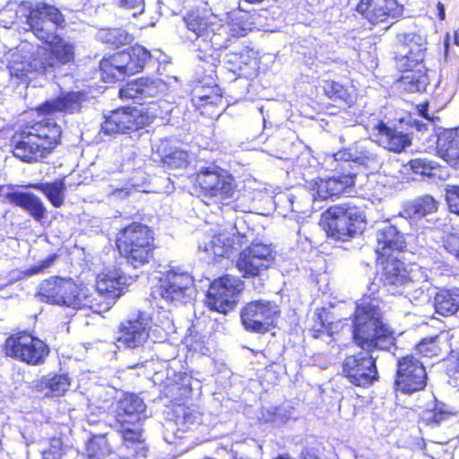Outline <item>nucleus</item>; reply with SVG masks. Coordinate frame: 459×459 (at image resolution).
Segmentation results:
<instances>
[{
    "label": "nucleus",
    "mask_w": 459,
    "mask_h": 459,
    "mask_svg": "<svg viewBox=\"0 0 459 459\" xmlns=\"http://www.w3.org/2000/svg\"><path fill=\"white\" fill-rule=\"evenodd\" d=\"M120 432L126 446H142L144 443L145 438L140 422L121 425Z\"/></svg>",
    "instance_id": "c03bdc74"
},
{
    "label": "nucleus",
    "mask_w": 459,
    "mask_h": 459,
    "mask_svg": "<svg viewBox=\"0 0 459 459\" xmlns=\"http://www.w3.org/2000/svg\"><path fill=\"white\" fill-rule=\"evenodd\" d=\"M151 328L150 315L139 311L120 324L117 342L130 349L141 347L147 342Z\"/></svg>",
    "instance_id": "dca6fc26"
},
{
    "label": "nucleus",
    "mask_w": 459,
    "mask_h": 459,
    "mask_svg": "<svg viewBox=\"0 0 459 459\" xmlns=\"http://www.w3.org/2000/svg\"><path fill=\"white\" fill-rule=\"evenodd\" d=\"M437 149L443 160L459 169V127L442 133L437 138Z\"/></svg>",
    "instance_id": "c756f323"
},
{
    "label": "nucleus",
    "mask_w": 459,
    "mask_h": 459,
    "mask_svg": "<svg viewBox=\"0 0 459 459\" xmlns=\"http://www.w3.org/2000/svg\"><path fill=\"white\" fill-rule=\"evenodd\" d=\"M130 55L128 52H118L108 59L100 62V68L106 74H109L113 78L119 80L125 75L132 74L127 68L130 65Z\"/></svg>",
    "instance_id": "f704fd0d"
},
{
    "label": "nucleus",
    "mask_w": 459,
    "mask_h": 459,
    "mask_svg": "<svg viewBox=\"0 0 459 459\" xmlns=\"http://www.w3.org/2000/svg\"><path fill=\"white\" fill-rule=\"evenodd\" d=\"M323 89L330 99L345 103L353 101L354 89L352 86H344L338 82L328 80L324 82Z\"/></svg>",
    "instance_id": "58836bf2"
},
{
    "label": "nucleus",
    "mask_w": 459,
    "mask_h": 459,
    "mask_svg": "<svg viewBox=\"0 0 459 459\" xmlns=\"http://www.w3.org/2000/svg\"><path fill=\"white\" fill-rule=\"evenodd\" d=\"M35 36L49 47H39L31 53L17 50L11 55L8 69L11 76L24 79L29 74L51 73L74 58V47L65 42L56 30H34Z\"/></svg>",
    "instance_id": "f03ea898"
},
{
    "label": "nucleus",
    "mask_w": 459,
    "mask_h": 459,
    "mask_svg": "<svg viewBox=\"0 0 459 459\" xmlns=\"http://www.w3.org/2000/svg\"><path fill=\"white\" fill-rule=\"evenodd\" d=\"M16 15L24 19L30 29H43L47 21L62 29L65 22L57 8L43 2L22 1L17 8Z\"/></svg>",
    "instance_id": "2eb2a0df"
},
{
    "label": "nucleus",
    "mask_w": 459,
    "mask_h": 459,
    "mask_svg": "<svg viewBox=\"0 0 459 459\" xmlns=\"http://www.w3.org/2000/svg\"><path fill=\"white\" fill-rule=\"evenodd\" d=\"M242 289L239 279L227 275L215 280L208 290L206 305L211 310L227 314L234 308L237 295Z\"/></svg>",
    "instance_id": "9b49d317"
},
{
    "label": "nucleus",
    "mask_w": 459,
    "mask_h": 459,
    "mask_svg": "<svg viewBox=\"0 0 459 459\" xmlns=\"http://www.w3.org/2000/svg\"><path fill=\"white\" fill-rule=\"evenodd\" d=\"M446 199L450 211L459 215V186L447 185L446 187Z\"/></svg>",
    "instance_id": "603ef678"
},
{
    "label": "nucleus",
    "mask_w": 459,
    "mask_h": 459,
    "mask_svg": "<svg viewBox=\"0 0 459 459\" xmlns=\"http://www.w3.org/2000/svg\"><path fill=\"white\" fill-rule=\"evenodd\" d=\"M349 161L359 163L372 169H377L380 163L378 156L366 149L359 151L357 149H345L327 159L328 166L332 169H338L339 168L344 169L346 163Z\"/></svg>",
    "instance_id": "b1692460"
},
{
    "label": "nucleus",
    "mask_w": 459,
    "mask_h": 459,
    "mask_svg": "<svg viewBox=\"0 0 459 459\" xmlns=\"http://www.w3.org/2000/svg\"><path fill=\"white\" fill-rule=\"evenodd\" d=\"M5 351L8 356L33 366L42 364L49 353L43 341L25 333L7 338Z\"/></svg>",
    "instance_id": "6e6552de"
},
{
    "label": "nucleus",
    "mask_w": 459,
    "mask_h": 459,
    "mask_svg": "<svg viewBox=\"0 0 459 459\" xmlns=\"http://www.w3.org/2000/svg\"><path fill=\"white\" fill-rule=\"evenodd\" d=\"M425 39L415 30L398 35L394 50L396 66L400 71H412L424 58Z\"/></svg>",
    "instance_id": "f8f14e48"
},
{
    "label": "nucleus",
    "mask_w": 459,
    "mask_h": 459,
    "mask_svg": "<svg viewBox=\"0 0 459 459\" xmlns=\"http://www.w3.org/2000/svg\"><path fill=\"white\" fill-rule=\"evenodd\" d=\"M356 10L373 25L385 22L388 17L394 18L402 12L396 0H360Z\"/></svg>",
    "instance_id": "aec40b11"
},
{
    "label": "nucleus",
    "mask_w": 459,
    "mask_h": 459,
    "mask_svg": "<svg viewBox=\"0 0 459 459\" xmlns=\"http://www.w3.org/2000/svg\"><path fill=\"white\" fill-rule=\"evenodd\" d=\"M56 255L55 254L48 255V258L42 260L38 265H34L28 270L29 274H35L43 272L45 269L49 267L56 260Z\"/></svg>",
    "instance_id": "052dcab7"
},
{
    "label": "nucleus",
    "mask_w": 459,
    "mask_h": 459,
    "mask_svg": "<svg viewBox=\"0 0 459 459\" xmlns=\"http://www.w3.org/2000/svg\"><path fill=\"white\" fill-rule=\"evenodd\" d=\"M289 200L291 204L292 212H295L297 213H301V214H307L310 212L308 205H307V206L301 205L299 200L297 197L294 196L292 198H290Z\"/></svg>",
    "instance_id": "680f3d73"
},
{
    "label": "nucleus",
    "mask_w": 459,
    "mask_h": 459,
    "mask_svg": "<svg viewBox=\"0 0 459 459\" xmlns=\"http://www.w3.org/2000/svg\"><path fill=\"white\" fill-rule=\"evenodd\" d=\"M406 167L414 174L423 177H436L440 166L428 158H415L411 160Z\"/></svg>",
    "instance_id": "ea45409f"
},
{
    "label": "nucleus",
    "mask_w": 459,
    "mask_h": 459,
    "mask_svg": "<svg viewBox=\"0 0 459 459\" xmlns=\"http://www.w3.org/2000/svg\"><path fill=\"white\" fill-rule=\"evenodd\" d=\"M450 412L446 408L445 404H439L434 410L424 411L421 414V420L427 425H437L445 420Z\"/></svg>",
    "instance_id": "09e8293b"
},
{
    "label": "nucleus",
    "mask_w": 459,
    "mask_h": 459,
    "mask_svg": "<svg viewBox=\"0 0 459 459\" xmlns=\"http://www.w3.org/2000/svg\"><path fill=\"white\" fill-rule=\"evenodd\" d=\"M75 459H100V456L97 455H79Z\"/></svg>",
    "instance_id": "69168bd1"
},
{
    "label": "nucleus",
    "mask_w": 459,
    "mask_h": 459,
    "mask_svg": "<svg viewBox=\"0 0 459 459\" xmlns=\"http://www.w3.org/2000/svg\"><path fill=\"white\" fill-rule=\"evenodd\" d=\"M238 242L239 237L235 233L222 231L213 235L208 241L199 244V249L215 260L217 257L228 255Z\"/></svg>",
    "instance_id": "cd10ccee"
},
{
    "label": "nucleus",
    "mask_w": 459,
    "mask_h": 459,
    "mask_svg": "<svg viewBox=\"0 0 459 459\" xmlns=\"http://www.w3.org/2000/svg\"><path fill=\"white\" fill-rule=\"evenodd\" d=\"M445 249L455 255V258L459 261V236L458 235H450L447 236L444 242Z\"/></svg>",
    "instance_id": "6e6d98bb"
},
{
    "label": "nucleus",
    "mask_w": 459,
    "mask_h": 459,
    "mask_svg": "<svg viewBox=\"0 0 459 459\" xmlns=\"http://www.w3.org/2000/svg\"><path fill=\"white\" fill-rule=\"evenodd\" d=\"M192 35L193 37H189L191 40H193L194 38L195 40H198L204 36L210 37L212 47L216 49L227 47L228 39H226L225 42H221V34L214 30H200V33H197L196 30H192Z\"/></svg>",
    "instance_id": "3c124183"
},
{
    "label": "nucleus",
    "mask_w": 459,
    "mask_h": 459,
    "mask_svg": "<svg viewBox=\"0 0 459 459\" xmlns=\"http://www.w3.org/2000/svg\"><path fill=\"white\" fill-rule=\"evenodd\" d=\"M125 284V277L117 273L99 274L96 281V301H110L112 307L114 300L121 296Z\"/></svg>",
    "instance_id": "a878e982"
},
{
    "label": "nucleus",
    "mask_w": 459,
    "mask_h": 459,
    "mask_svg": "<svg viewBox=\"0 0 459 459\" xmlns=\"http://www.w3.org/2000/svg\"><path fill=\"white\" fill-rule=\"evenodd\" d=\"M120 5L133 11L132 15L135 17L144 10L143 0H119Z\"/></svg>",
    "instance_id": "13d9d810"
},
{
    "label": "nucleus",
    "mask_w": 459,
    "mask_h": 459,
    "mask_svg": "<svg viewBox=\"0 0 459 459\" xmlns=\"http://www.w3.org/2000/svg\"><path fill=\"white\" fill-rule=\"evenodd\" d=\"M164 166L169 169L186 168L188 164V153L182 150H175L162 159Z\"/></svg>",
    "instance_id": "de8ad7c7"
},
{
    "label": "nucleus",
    "mask_w": 459,
    "mask_h": 459,
    "mask_svg": "<svg viewBox=\"0 0 459 459\" xmlns=\"http://www.w3.org/2000/svg\"><path fill=\"white\" fill-rule=\"evenodd\" d=\"M446 340V334L441 333L433 337L424 338L418 345V351L425 357L437 356L441 351V344Z\"/></svg>",
    "instance_id": "79ce46f5"
},
{
    "label": "nucleus",
    "mask_w": 459,
    "mask_h": 459,
    "mask_svg": "<svg viewBox=\"0 0 459 459\" xmlns=\"http://www.w3.org/2000/svg\"><path fill=\"white\" fill-rule=\"evenodd\" d=\"M426 108L424 107H422L420 109V114L422 115L423 117L429 119V120H431V118L428 116V114L426 113Z\"/></svg>",
    "instance_id": "338daca9"
},
{
    "label": "nucleus",
    "mask_w": 459,
    "mask_h": 459,
    "mask_svg": "<svg viewBox=\"0 0 459 459\" xmlns=\"http://www.w3.org/2000/svg\"><path fill=\"white\" fill-rule=\"evenodd\" d=\"M149 124V117L137 108H122L111 112L101 125L107 134H126L138 130Z\"/></svg>",
    "instance_id": "f3484780"
},
{
    "label": "nucleus",
    "mask_w": 459,
    "mask_h": 459,
    "mask_svg": "<svg viewBox=\"0 0 459 459\" xmlns=\"http://www.w3.org/2000/svg\"><path fill=\"white\" fill-rule=\"evenodd\" d=\"M29 186L42 192L53 206L58 208L63 205L66 190L64 179L50 183L30 184Z\"/></svg>",
    "instance_id": "4c0bfd02"
},
{
    "label": "nucleus",
    "mask_w": 459,
    "mask_h": 459,
    "mask_svg": "<svg viewBox=\"0 0 459 459\" xmlns=\"http://www.w3.org/2000/svg\"><path fill=\"white\" fill-rule=\"evenodd\" d=\"M276 252L271 245L253 242L240 252L236 266L244 277L260 275L273 266Z\"/></svg>",
    "instance_id": "9d476101"
},
{
    "label": "nucleus",
    "mask_w": 459,
    "mask_h": 459,
    "mask_svg": "<svg viewBox=\"0 0 459 459\" xmlns=\"http://www.w3.org/2000/svg\"><path fill=\"white\" fill-rule=\"evenodd\" d=\"M325 230L329 238L347 241L361 233L365 226L362 211L349 204L331 206L325 212Z\"/></svg>",
    "instance_id": "423d86ee"
},
{
    "label": "nucleus",
    "mask_w": 459,
    "mask_h": 459,
    "mask_svg": "<svg viewBox=\"0 0 459 459\" xmlns=\"http://www.w3.org/2000/svg\"><path fill=\"white\" fill-rule=\"evenodd\" d=\"M70 386V380L66 375H54L43 377L36 385L46 396H59L65 393Z\"/></svg>",
    "instance_id": "c9c22d12"
},
{
    "label": "nucleus",
    "mask_w": 459,
    "mask_h": 459,
    "mask_svg": "<svg viewBox=\"0 0 459 459\" xmlns=\"http://www.w3.org/2000/svg\"><path fill=\"white\" fill-rule=\"evenodd\" d=\"M303 459H319L318 456L311 450H304L302 452Z\"/></svg>",
    "instance_id": "0e129e2a"
},
{
    "label": "nucleus",
    "mask_w": 459,
    "mask_h": 459,
    "mask_svg": "<svg viewBox=\"0 0 459 459\" xmlns=\"http://www.w3.org/2000/svg\"><path fill=\"white\" fill-rule=\"evenodd\" d=\"M374 130L377 131L374 134L376 141L379 145L389 151L400 152L411 144V139L408 134L388 127L383 122L377 123Z\"/></svg>",
    "instance_id": "c85d7f7f"
},
{
    "label": "nucleus",
    "mask_w": 459,
    "mask_h": 459,
    "mask_svg": "<svg viewBox=\"0 0 459 459\" xmlns=\"http://www.w3.org/2000/svg\"><path fill=\"white\" fill-rule=\"evenodd\" d=\"M247 2H249V3H258V2H261L262 0H246Z\"/></svg>",
    "instance_id": "774afa93"
},
{
    "label": "nucleus",
    "mask_w": 459,
    "mask_h": 459,
    "mask_svg": "<svg viewBox=\"0 0 459 459\" xmlns=\"http://www.w3.org/2000/svg\"><path fill=\"white\" fill-rule=\"evenodd\" d=\"M39 299L50 304L65 306L73 309L89 308L100 314L111 307L110 301H96L90 289L71 280L51 278L44 281L38 293Z\"/></svg>",
    "instance_id": "7ed1b4c3"
},
{
    "label": "nucleus",
    "mask_w": 459,
    "mask_h": 459,
    "mask_svg": "<svg viewBox=\"0 0 459 459\" xmlns=\"http://www.w3.org/2000/svg\"><path fill=\"white\" fill-rule=\"evenodd\" d=\"M436 312L447 316L459 309V289H439L434 298Z\"/></svg>",
    "instance_id": "72a5a7b5"
},
{
    "label": "nucleus",
    "mask_w": 459,
    "mask_h": 459,
    "mask_svg": "<svg viewBox=\"0 0 459 459\" xmlns=\"http://www.w3.org/2000/svg\"><path fill=\"white\" fill-rule=\"evenodd\" d=\"M444 47L446 53L450 50L455 51L454 48H459V30H451L446 34Z\"/></svg>",
    "instance_id": "4d7b16f0"
},
{
    "label": "nucleus",
    "mask_w": 459,
    "mask_h": 459,
    "mask_svg": "<svg viewBox=\"0 0 459 459\" xmlns=\"http://www.w3.org/2000/svg\"><path fill=\"white\" fill-rule=\"evenodd\" d=\"M427 373L422 362L412 356H405L398 360L394 385L397 390L411 394L426 385Z\"/></svg>",
    "instance_id": "4468645a"
},
{
    "label": "nucleus",
    "mask_w": 459,
    "mask_h": 459,
    "mask_svg": "<svg viewBox=\"0 0 459 459\" xmlns=\"http://www.w3.org/2000/svg\"><path fill=\"white\" fill-rule=\"evenodd\" d=\"M196 183L201 188V193L207 204H222L232 199L236 194L234 178L228 171L210 166L203 168L196 174Z\"/></svg>",
    "instance_id": "0eeeda50"
},
{
    "label": "nucleus",
    "mask_w": 459,
    "mask_h": 459,
    "mask_svg": "<svg viewBox=\"0 0 459 459\" xmlns=\"http://www.w3.org/2000/svg\"><path fill=\"white\" fill-rule=\"evenodd\" d=\"M128 54L130 55L131 60L129 68L127 69L132 74L142 71L147 61L152 56L151 53L140 45L132 47L130 51H128Z\"/></svg>",
    "instance_id": "37998d69"
},
{
    "label": "nucleus",
    "mask_w": 459,
    "mask_h": 459,
    "mask_svg": "<svg viewBox=\"0 0 459 459\" xmlns=\"http://www.w3.org/2000/svg\"><path fill=\"white\" fill-rule=\"evenodd\" d=\"M291 416L290 407H270L263 412V419L278 426L285 423Z\"/></svg>",
    "instance_id": "49530a36"
},
{
    "label": "nucleus",
    "mask_w": 459,
    "mask_h": 459,
    "mask_svg": "<svg viewBox=\"0 0 459 459\" xmlns=\"http://www.w3.org/2000/svg\"><path fill=\"white\" fill-rule=\"evenodd\" d=\"M354 343L364 352L347 356L342 362L344 377L357 386H368L377 379L374 351H389L394 345V333L383 321L377 300L363 298L357 306L352 325Z\"/></svg>",
    "instance_id": "f257e3e1"
},
{
    "label": "nucleus",
    "mask_w": 459,
    "mask_h": 459,
    "mask_svg": "<svg viewBox=\"0 0 459 459\" xmlns=\"http://www.w3.org/2000/svg\"><path fill=\"white\" fill-rule=\"evenodd\" d=\"M437 16L440 20H445L446 17V11H445V5L442 3H438L437 5Z\"/></svg>",
    "instance_id": "e2e57ef3"
},
{
    "label": "nucleus",
    "mask_w": 459,
    "mask_h": 459,
    "mask_svg": "<svg viewBox=\"0 0 459 459\" xmlns=\"http://www.w3.org/2000/svg\"><path fill=\"white\" fill-rule=\"evenodd\" d=\"M240 59L241 57L238 54H230L225 56L224 64L229 70L237 73L242 68Z\"/></svg>",
    "instance_id": "bf43d9fd"
},
{
    "label": "nucleus",
    "mask_w": 459,
    "mask_h": 459,
    "mask_svg": "<svg viewBox=\"0 0 459 459\" xmlns=\"http://www.w3.org/2000/svg\"><path fill=\"white\" fill-rule=\"evenodd\" d=\"M63 455V445L59 438H52L49 448L42 453L44 459H61Z\"/></svg>",
    "instance_id": "5fc2aeb1"
},
{
    "label": "nucleus",
    "mask_w": 459,
    "mask_h": 459,
    "mask_svg": "<svg viewBox=\"0 0 459 459\" xmlns=\"http://www.w3.org/2000/svg\"><path fill=\"white\" fill-rule=\"evenodd\" d=\"M184 22L187 29H208L213 26L221 27L219 17L210 9L204 7H195L189 10L184 16Z\"/></svg>",
    "instance_id": "473e14b6"
},
{
    "label": "nucleus",
    "mask_w": 459,
    "mask_h": 459,
    "mask_svg": "<svg viewBox=\"0 0 459 459\" xmlns=\"http://www.w3.org/2000/svg\"><path fill=\"white\" fill-rule=\"evenodd\" d=\"M89 96L84 91L63 93L56 99L51 100L39 107V112L44 115H53L56 112L74 114L81 112L89 102Z\"/></svg>",
    "instance_id": "4be33fe9"
},
{
    "label": "nucleus",
    "mask_w": 459,
    "mask_h": 459,
    "mask_svg": "<svg viewBox=\"0 0 459 459\" xmlns=\"http://www.w3.org/2000/svg\"><path fill=\"white\" fill-rule=\"evenodd\" d=\"M146 405L142 398L134 394H125L117 402L115 418L120 425L139 423Z\"/></svg>",
    "instance_id": "393cba45"
},
{
    "label": "nucleus",
    "mask_w": 459,
    "mask_h": 459,
    "mask_svg": "<svg viewBox=\"0 0 459 459\" xmlns=\"http://www.w3.org/2000/svg\"><path fill=\"white\" fill-rule=\"evenodd\" d=\"M216 100H221L219 96H210L207 94H202L200 90L196 88L194 92L193 102L197 108H206L210 105H213Z\"/></svg>",
    "instance_id": "864d4df0"
},
{
    "label": "nucleus",
    "mask_w": 459,
    "mask_h": 459,
    "mask_svg": "<svg viewBox=\"0 0 459 459\" xmlns=\"http://www.w3.org/2000/svg\"><path fill=\"white\" fill-rule=\"evenodd\" d=\"M153 240L152 231L147 226L133 223L119 233L117 246L127 263L138 268L153 258Z\"/></svg>",
    "instance_id": "20e7f679"
},
{
    "label": "nucleus",
    "mask_w": 459,
    "mask_h": 459,
    "mask_svg": "<svg viewBox=\"0 0 459 459\" xmlns=\"http://www.w3.org/2000/svg\"><path fill=\"white\" fill-rule=\"evenodd\" d=\"M166 83L159 78H140L127 82L120 89L121 98L145 100L154 98L166 91Z\"/></svg>",
    "instance_id": "5701e85b"
},
{
    "label": "nucleus",
    "mask_w": 459,
    "mask_h": 459,
    "mask_svg": "<svg viewBox=\"0 0 459 459\" xmlns=\"http://www.w3.org/2000/svg\"><path fill=\"white\" fill-rule=\"evenodd\" d=\"M404 247V236L396 227L388 224L377 230L376 251L382 257H391V251H402Z\"/></svg>",
    "instance_id": "bb28decb"
},
{
    "label": "nucleus",
    "mask_w": 459,
    "mask_h": 459,
    "mask_svg": "<svg viewBox=\"0 0 459 459\" xmlns=\"http://www.w3.org/2000/svg\"><path fill=\"white\" fill-rule=\"evenodd\" d=\"M382 264L381 281L388 292L404 295L411 301H419L424 297L423 286L418 278L420 269L408 272L404 264L394 257H387Z\"/></svg>",
    "instance_id": "39448f33"
},
{
    "label": "nucleus",
    "mask_w": 459,
    "mask_h": 459,
    "mask_svg": "<svg viewBox=\"0 0 459 459\" xmlns=\"http://www.w3.org/2000/svg\"><path fill=\"white\" fill-rule=\"evenodd\" d=\"M201 421V415L195 410L186 406H178L174 411V419H168L164 423V439L172 444L177 438Z\"/></svg>",
    "instance_id": "a211bd4d"
},
{
    "label": "nucleus",
    "mask_w": 459,
    "mask_h": 459,
    "mask_svg": "<svg viewBox=\"0 0 459 459\" xmlns=\"http://www.w3.org/2000/svg\"><path fill=\"white\" fill-rule=\"evenodd\" d=\"M51 152L35 135L23 130L13 137V155L25 162H38Z\"/></svg>",
    "instance_id": "6ab92c4d"
},
{
    "label": "nucleus",
    "mask_w": 459,
    "mask_h": 459,
    "mask_svg": "<svg viewBox=\"0 0 459 459\" xmlns=\"http://www.w3.org/2000/svg\"><path fill=\"white\" fill-rule=\"evenodd\" d=\"M428 78L420 73H411L402 76L400 87L408 92H421L426 90Z\"/></svg>",
    "instance_id": "a19ab883"
},
{
    "label": "nucleus",
    "mask_w": 459,
    "mask_h": 459,
    "mask_svg": "<svg viewBox=\"0 0 459 459\" xmlns=\"http://www.w3.org/2000/svg\"><path fill=\"white\" fill-rule=\"evenodd\" d=\"M88 456L108 455L111 453V447L106 435H94L87 443Z\"/></svg>",
    "instance_id": "a18cd8bd"
},
{
    "label": "nucleus",
    "mask_w": 459,
    "mask_h": 459,
    "mask_svg": "<svg viewBox=\"0 0 459 459\" xmlns=\"http://www.w3.org/2000/svg\"><path fill=\"white\" fill-rule=\"evenodd\" d=\"M355 174L349 172L329 178H319L313 183L311 195L314 202L333 198L354 185Z\"/></svg>",
    "instance_id": "412c9836"
},
{
    "label": "nucleus",
    "mask_w": 459,
    "mask_h": 459,
    "mask_svg": "<svg viewBox=\"0 0 459 459\" xmlns=\"http://www.w3.org/2000/svg\"><path fill=\"white\" fill-rule=\"evenodd\" d=\"M132 40L133 38L126 30H108V33L105 37V41L115 48L127 45L131 43Z\"/></svg>",
    "instance_id": "8fccbe9b"
},
{
    "label": "nucleus",
    "mask_w": 459,
    "mask_h": 459,
    "mask_svg": "<svg viewBox=\"0 0 459 459\" xmlns=\"http://www.w3.org/2000/svg\"><path fill=\"white\" fill-rule=\"evenodd\" d=\"M9 203L26 211L35 221L45 218L47 209L42 200L33 193L13 192L6 195Z\"/></svg>",
    "instance_id": "7c9ffc66"
},
{
    "label": "nucleus",
    "mask_w": 459,
    "mask_h": 459,
    "mask_svg": "<svg viewBox=\"0 0 459 459\" xmlns=\"http://www.w3.org/2000/svg\"><path fill=\"white\" fill-rule=\"evenodd\" d=\"M157 292L167 302H186L195 292L194 278L180 267H171L160 279Z\"/></svg>",
    "instance_id": "1a4fd4ad"
},
{
    "label": "nucleus",
    "mask_w": 459,
    "mask_h": 459,
    "mask_svg": "<svg viewBox=\"0 0 459 459\" xmlns=\"http://www.w3.org/2000/svg\"><path fill=\"white\" fill-rule=\"evenodd\" d=\"M279 313V307L274 302L260 299L247 303L242 308L240 316L247 331L264 333L269 330Z\"/></svg>",
    "instance_id": "ddd939ff"
},
{
    "label": "nucleus",
    "mask_w": 459,
    "mask_h": 459,
    "mask_svg": "<svg viewBox=\"0 0 459 459\" xmlns=\"http://www.w3.org/2000/svg\"><path fill=\"white\" fill-rule=\"evenodd\" d=\"M438 203L429 195L419 196L404 206V212L410 217L420 218L437 211Z\"/></svg>",
    "instance_id": "e433bc0d"
},
{
    "label": "nucleus",
    "mask_w": 459,
    "mask_h": 459,
    "mask_svg": "<svg viewBox=\"0 0 459 459\" xmlns=\"http://www.w3.org/2000/svg\"><path fill=\"white\" fill-rule=\"evenodd\" d=\"M26 130L33 134L37 140L48 147L50 152L56 146L61 137L60 126L51 121L38 122Z\"/></svg>",
    "instance_id": "2f4dec72"
}]
</instances>
